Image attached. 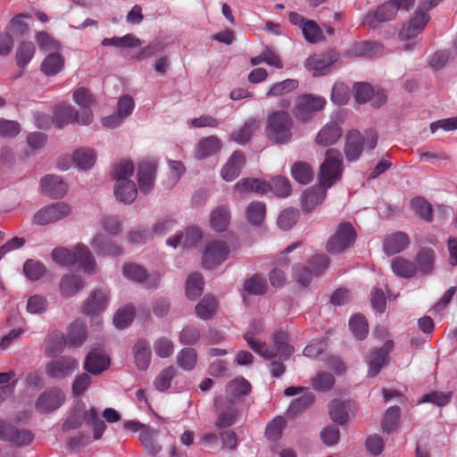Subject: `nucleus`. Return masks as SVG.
Wrapping results in <instances>:
<instances>
[{
    "instance_id": "nucleus-38",
    "label": "nucleus",
    "mask_w": 457,
    "mask_h": 457,
    "mask_svg": "<svg viewBox=\"0 0 457 457\" xmlns=\"http://www.w3.org/2000/svg\"><path fill=\"white\" fill-rule=\"evenodd\" d=\"M65 60L58 52L50 53L41 63V71L46 76H54L61 72L64 67Z\"/></svg>"
},
{
    "instance_id": "nucleus-19",
    "label": "nucleus",
    "mask_w": 457,
    "mask_h": 457,
    "mask_svg": "<svg viewBox=\"0 0 457 457\" xmlns=\"http://www.w3.org/2000/svg\"><path fill=\"white\" fill-rule=\"evenodd\" d=\"M67 182L57 174H46L40 179V191L50 198H62L68 192Z\"/></svg>"
},
{
    "instance_id": "nucleus-44",
    "label": "nucleus",
    "mask_w": 457,
    "mask_h": 457,
    "mask_svg": "<svg viewBox=\"0 0 457 457\" xmlns=\"http://www.w3.org/2000/svg\"><path fill=\"white\" fill-rule=\"evenodd\" d=\"M259 127L260 120L256 118L249 119L239 130L233 132L231 137L238 144H245Z\"/></svg>"
},
{
    "instance_id": "nucleus-12",
    "label": "nucleus",
    "mask_w": 457,
    "mask_h": 457,
    "mask_svg": "<svg viewBox=\"0 0 457 457\" xmlns=\"http://www.w3.org/2000/svg\"><path fill=\"white\" fill-rule=\"evenodd\" d=\"M71 212V208L66 203H55L42 207L33 215V223L44 226L54 223L68 217Z\"/></svg>"
},
{
    "instance_id": "nucleus-52",
    "label": "nucleus",
    "mask_w": 457,
    "mask_h": 457,
    "mask_svg": "<svg viewBox=\"0 0 457 457\" xmlns=\"http://www.w3.org/2000/svg\"><path fill=\"white\" fill-rule=\"evenodd\" d=\"M197 362V353L193 348H183L177 354V364L184 370H192Z\"/></svg>"
},
{
    "instance_id": "nucleus-13",
    "label": "nucleus",
    "mask_w": 457,
    "mask_h": 457,
    "mask_svg": "<svg viewBox=\"0 0 457 457\" xmlns=\"http://www.w3.org/2000/svg\"><path fill=\"white\" fill-rule=\"evenodd\" d=\"M110 291L106 288L92 290L84 301L81 311L89 317H98L104 312L109 303Z\"/></svg>"
},
{
    "instance_id": "nucleus-54",
    "label": "nucleus",
    "mask_w": 457,
    "mask_h": 457,
    "mask_svg": "<svg viewBox=\"0 0 457 457\" xmlns=\"http://www.w3.org/2000/svg\"><path fill=\"white\" fill-rule=\"evenodd\" d=\"M267 290V283L260 275H253L244 284V292L249 295H262Z\"/></svg>"
},
{
    "instance_id": "nucleus-4",
    "label": "nucleus",
    "mask_w": 457,
    "mask_h": 457,
    "mask_svg": "<svg viewBox=\"0 0 457 457\" xmlns=\"http://www.w3.org/2000/svg\"><path fill=\"white\" fill-rule=\"evenodd\" d=\"M294 353V347L287 343V335L283 331H278L272 337L271 346L270 348V359L262 358L271 363V374L275 378H279L285 372V366L282 361L288 359Z\"/></svg>"
},
{
    "instance_id": "nucleus-49",
    "label": "nucleus",
    "mask_w": 457,
    "mask_h": 457,
    "mask_svg": "<svg viewBox=\"0 0 457 457\" xmlns=\"http://www.w3.org/2000/svg\"><path fill=\"white\" fill-rule=\"evenodd\" d=\"M204 290V279L200 273L191 274L186 281V294L189 299L198 298Z\"/></svg>"
},
{
    "instance_id": "nucleus-2",
    "label": "nucleus",
    "mask_w": 457,
    "mask_h": 457,
    "mask_svg": "<svg viewBox=\"0 0 457 457\" xmlns=\"http://www.w3.org/2000/svg\"><path fill=\"white\" fill-rule=\"evenodd\" d=\"M293 120L286 111H273L267 116L265 133L277 144H287L292 138Z\"/></svg>"
},
{
    "instance_id": "nucleus-30",
    "label": "nucleus",
    "mask_w": 457,
    "mask_h": 457,
    "mask_svg": "<svg viewBox=\"0 0 457 457\" xmlns=\"http://www.w3.org/2000/svg\"><path fill=\"white\" fill-rule=\"evenodd\" d=\"M396 14L395 6L391 1L381 4L375 12H368L363 20L364 24L370 27H377L378 23L392 20Z\"/></svg>"
},
{
    "instance_id": "nucleus-57",
    "label": "nucleus",
    "mask_w": 457,
    "mask_h": 457,
    "mask_svg": "<svg viewBox=\"0 0 457 457\" xmlns=\"http://www.w3.org/2000/svg\"><path fill=\"white\" fill-rule=\"evenodd\" d=\"M349 328L356 339L362 340L368 334V324L362 315L356 314L351 317Z\"/></svg>"
},
{
    "instance_id": "nucleus-55",
    "label": "nucleus",
    "mask_w": 457,
    "mask_h": 457,
    "mask_svg": "<svg viewBox=\"0 0 457 457\" xmlns=\"http://www.w3.org/2000/svg\"><path fill=\"white\" fill-rule=\"evenodd\" d=\"M298 80L293 79H287L283 81L277 82L270 88L267 92V96H281L283 95L288 94L298 87Z\"/></svg>"
},
{
    "instance_id": "nucleus-16",
    "label": "nucleus",
    "mask_w": 457,
    "mask_h": 457,
    "mask_svg": "<svg viewBox=\"0 0 457 457\" xmlns=\"http://www.w3.org/2000/svg\"><path fill=\"white\" fill-rule=\"evenodd\" d=\"M65 400L64 394L59 388L53 387L39 395L35 409L39 413H50L60 408Z\"/></svg>"
},
{
    "instance_id": "nucleus-17",
    "label": "nucleus",
    "mask_w": 457,
    "mask_h": 457,
    "mask_svg": "<svg viewBox=\"0 0 457 457\" xmlns=\"http://www.w3.org/2000/svg\"><path fill=\"white\" fill-rule=\"evenodd\" d=\"M338 56L339 54L333 50L326 54H313L305 60L304 66L313 76H322L329 71V67L337 61Z\"/></svg>"
},
{
    "instance_id": "nucleus-31",
    "label": "nucleus",
    "mask_w": 457,
    "mask_h": 457,
    "mask_svg": "<svg viewBox=\"0 0 457 457\" xmlns=\"http://www.w3.org/2000/svg\"><path fill=\"white\" fill-rule=\"evenodd\" d=\"M231 212L228 205L221 204L215 207L210 213V227L216 232H224L230 224Z\"/></svg>"
},
{
    "instance_id": "nucleus-50",
    "label": "nucleus",
    "mask_w": 457,
    "mask_h": 457,
    "mask_svg": "<svg viewBox=\"0 0 457 457\" xmlns=\"http://www.w3.org/2000/svg\"><path fill=\"white\" fill-rule=\"evenodd\" d=\"M315 400V396L312 392H311L308 388L301 395L300 397L294 400L288 410L287 413L289 415H295L307 408H309Z\"/></svg>"
},
{
    "instance_id": "nucleus-64",
    "label": "nucleus",
    "mask_w": 457,
    "mask_h": 457,
    "mask_svg": "<svg viewBox=\"0 0 457 457\" xmlns=\"http://www.w3.org/2000/svg\"><path fill=\"white\" fill-rule=\"evenodd\" d=\"M412 210L427 221L431 220L432 207L430 204L423 197H414L411 201Z\"/></svg>"
},
{
    "instance_id": "nucleus-35",
    "label": "nucleus",
    "mask_w": 457,
    "mask_h": 457,
    "mask_svg": "<svg viewBox=\"0 0 457 457\" xmlns=\"http://www.w3.org/2000/svg\"><path fill=\"white\" fill-rule=\"evenodd\" d=\"M221 148V141L216 136H209L201 139L195 148L197 159H204L217 154Z\"/></svg>"
},
{
    "instance_id": "nucleus-47",
    "label": "nucleus",
    "mask_w": 457,
    "mask_h": 457,
    "mask_svg": "<svg viewBox=\"0 0 457 457\" xmlns=\"http://www.w3.org/2000/svg\"><path fill=\"white\" fill-rule=\"evenodd\" d=\"M75 120V110L71 105L61 104L54 111L53 122L59 129Z\"/></svg>"
},
{
    "instance_id": "nucleus-53",
    "label": "nucleus",
    "mask_w": 457,
    "mask_h": 457,
    "mask_svg": "<svg viewBox=\"0 0 457 457\" xmlns=\"http://www.w3.org/2000/svg\"><path fill=\"white\" fill-rule=\"evenodd\" d=\"M335 384V378L327 371H320L311 380V385L318 392H328Z\"/></svg>"
},
{
    "instance_id": "nucleus-63",
    "label": "nucleus",
    "mask_w": 457,
    "mask_h": 457,
    "mask_svg": "<svg viewBox=\"0 0 457 457\" xmlns=\"http://www.w3.org/2000/svg\"><path fill=\"white\" fill-rule=\"evenodd\" d=\"M297 219V210L294 208H287L279 213L277 221L278 226L283 230H289L295 226Z\"/></svg>"
},
{
    "instance_id": "nucleus-48",
    "label": "nucleus",
    "mask_w": 457,
    "mask_h": 457,
    "mask_svg": "<svg viewBox=\"0 0 457 457\" xmlns=\"http://www.w3.org/2000/svg\"><path fill=\"white\" fill-rule=\"evenodd\" d=\"M157 430H153L149 428L144 431H141L139 434V438L142 442V445L149 454L155 455L162 449L160 445L157 443Z\"/></svg>"
},
{
    "instance_id": "nucleus-3",
    "label": "nucleus",
    "mask_w": 457,
    "mask_h": 457,
    "mask_svg": "<svg viewBox=\"0 0 457 457\" xmlns=\"http://www.w3.org/2000/svg\"><path fill=\"white\" fill-rule=\"evenodd\" d=\"M341 179V173H318V187L307 188L302 195V207L305 212H311L321 204L326 197V192Z\"/></svg>"
},
{
    "instance_id": "nucleus-20",
    "label": "nucleus",
    "mask_w": 457,
    "mask_h": 457,
    "mask_svg": "<svg viewBox=\"0 0 457 457\" xmlns=\"http://www.w3.org/2000/svg\"><path fill=\"white\" fill-rule=\"evenodd\" d=\"M353 90L354 99L359 104L372 101L373 106L379 107L386 100V94L384 90H378L375 93L372 87L366 82L355 83Z\"/></svg>"
},
{
    "instance_id": "nucleus-7",
    "label": "nucleus",
    "mask_w": 457,
    "mask_h": 457,
    "mask_svg": "<svg viewBox=\"0 0 457 457\" xmlns=\"http://www.w3.org/2000/svg\"><path fill=\"white\" fill-rule=\"evenodd\" d=\"M230 249L223 240H212L206 243L202 254L204 268L213 270L220 266L229 256Z\"/></svg>"
},
{
    "instance_id": "nucleus-62",
    "label": "nucleus",
    "mask_w": 457,
    "mask_h": 457,
    "mask_svg": "<svg viewBox=\"0 0 457 457\" xmlns=\"http://www.w3.org/2000/svg\"><path fill=\"white\" fill-rule=\"evenodd\" d=\"M153 347L155 354L162 359L169 358L174 352L173 342L166 337L157 338Z\"/></svg>"
},
{
    "instance_id": "nucleus-11",
    "label": "nucleus",
    "mask_w": 457,
    "mask_h": 457,
    "mask_svg": "<svg viewBox=\"0 0 457 457\" xmlns=\"http://www.w3.org/2000/svg\"><path fill=\"white\" fill-rule=\"evenodd\" d=\"M135 173H115L113 193L115 198L125 204L133 203L137 195V188L132 177Z\"/></svg>"
},
{
    "instance_id": "nucleus-45",
    "label": "nucleus",
    "mask_w": 457,
    "mask_h": 457,
    "mask_svg": "<svg viewBox=\"0 0 457 457\" xmlns=\"http://www.w3.org/2000/svg\"><path fill=\"white\" fill-rule=\"evenodd\" d=\"M218 303L215 297L205 295L195 306V313L201 320H209L216 312Z\"/></svg>"
},
{
    "instance_id": "nucleus-14",
    "label": "nucleus",
    "mask_w": 457,
    "mask_h": 457,
    "mask_svg": "<svg viewBox=\"0 0 457 457\" xmlns=\"http://www.w3.org/2000/svg\"><path fill=\"white\" fill-rule=\"evenodd\" d=\"M312 270L301 265L294 267V277L295 280L303 285L308 286L312 278L320 275L328 266V259L324 254L315 256L312 262Z\"/></svg>"
},
{
    "instance_id": "nucleus-29",
    "label": "nucleus",
    "mask_w": 457,
    "mask_h": 457,
    "mask_svg": "<svg viewBox=\"0 0 457 457\" xmlns=\"http://www.w3.org/2000/svg\"><path fill=\"white\" fill-rule=\"evenodd\" d=\"M251 390L250 383L244 378H237L232 380L226 387L224 400L230 403H239L241 397L249 394Z\"/></svg>"
},
{
    "instance_id": "nucleus-5",
    "label": "nucleus",
    "mask_w": 457,
    "mask_h": 457,
    "mask_svg": "<svg viewBox=\"0 0 457 457\" xmlns=\"http://www.w3.org/2000/svg\"><path fill=\"white\" fill-rule=\"evenodd\" d=\"M87 339V327L79 320L72 321L69 327L67 334V344L72 346L82 345ZM66 341L62 335H55L51 339L46 352L50 355H54L62 351Z\"/></svg>"
},
{
    "instance_id": "nucleus-61",
    "label": "nucleus",
    "mask_w": 457,
    "mask_h": 457,
    "mask_svg": "<svg viewBox=\"0 0 457 457\" xmlns=\"http://www.w3.org/2000/svg\"><path fill=\"white\" fill-rule=\"evenodd\" d=\"M28 146L30 148V153L25 152L26 157L34 155L35 152L41 150L45 147L47 142V137L41 132H31L26 137Z\"/></svg>"
},
{
    "instance_id": "nucleus-22",
    "label": "nucleus",
    "mask_w": 457,
    "mask_h": 457,
    "mask_svg": "<svg viewBox=\"0 0 457 457\" xmlns=\"http://www.w3.org/2000/svg\"><path fill=\"white\" fill-rule=\"evenodd\" d=\"M90 245L98 256L120 257L124 253L120 245L101 233L92 237Z\"/></svg>"
},
{
    "instance_id": "nucleus-51",
    "label": "nucleus",
    "mask_w": 457,
    "mask_h": 457,
    "mask_svg": "<svg viewBox=\"0 0 457 457\" xmlns=\"http://www.w3.org/2000/svg\"><path fill=\"white\" fill-rule=\"evenodd\" d=\"M135 308L128 304L119 309L113 316V324L119 329L127 328L133 320Z\"/></svg>"
},
{
    "instance_id": "nucleus-36",
    "label": "nucleus",
    "mask_w": 457,
    "mask_h": 457,
    "mask_svg": "<svg viewBox=\"0 0 457 457\" xmlns=\"http://www.w3.org/2000/svg\"><path fill=\"white\" fill-rule=\"evenodd\" d=\"M409 245V238L403 232H395L384 239L383 250L386 254L393 255L403 251Z\"/></svg>"
},
{
    "instance_id": "nucleus-24",
    "label": "nucleus",
    "mask_w": 457,
    "mask_h": 457,
    "mask_svg": "<svg viewBox=\"0 0 457 457\" xmlns=\"http://www.w3.org/2000/svg\"><path fill=\"white\" fill-rule=\"evenodd\" d=\"M365 137L358 130H351L345 136L344 154L348 162L359 160L364 149Z\"/></svg>"
},
{
    "instance_id": "nucleus-60",
    "label": "nucleus",
    "mask_w": 457,
    "mask_h": 457,
    "mask_svg": "<svg viewBox=\"0 0 457 457\" xmlns=\"http://www.w3.org/2000/svg\"><path fill=\"white\" fill-rule=\"evenodd\" d=\"M329 415L333 421L337 424H344L348 420L346 405L339 400H333L329 404Z\"/></svg>"
},
{
    "instance_id": "nucleus-15",
    "label": "nucleus",
    "mask_w": 457,
    "mask_h": 457,
    "mask_svg": "<svg viewBox=\"0 0 457 457\" xmlns=\"http://www.w3.org/2000/svg\"><path fill=\"white\" fill-rule=\"evenodd\" d=\"M263 331V324L261 320H253L248 330L244 334V339L247 345L261 358L270 359V348L264 342H262L258 336Z\"/></svg>"
},
{
    "instance_id": "nucleus-9",
    "label": "nucleus",
    "mask_w": 457,
    "mask_h": 457,
    "mask_svg": "<svg viewBox=\"0 0 457 457\" xmlns=\"http://www.w3.org/2000/svg\"><path fill=\"white\" fill-rule=\"evenodd\" d=\"M355 238L356 233L353 225L349 222H342L328 239L327 249L330 253H340L351 246Z\"/></svg>"
},
{
    "instance_id": "nucleus-32",
    "label": "nucleus",
    "mask_w": 457,
    "mask_h": 457,
    "mask_svg": "<svg viewBox=\"0 0 457 457\" xmlns=\"http://www.w3.org/2000/svg\"><path fill=\"white\" fill-rule=\"evenodd\" d=\"M342 129L337 122L330 121L318 132L315 142L319 145L328 146L336 144L342 137Z\"/></svg>"
},
{
    "instance_id": "nucleus-10",
    "label": "nucleus",
    "mask_w": 457,
    "mask_h": 457,
    "mask_svg": "<svg viewBox=\"0 0 457 457\" xmlns=\"http://www.w3.org/2000/svg\"><path fill=\"white\" fill-rule=\"evenodd\" d=\"M97 160V153L90 147H80L76 149L71 156L66 155L61 158L59 167L62 170L71 168L70 162H72L75 167L79 170H91Z\"/></svg>"
},
{
    "instance_id": "nucleus-58",
    "label": "nucleus",
    "mask_w": 457,
    "mask_h": 457,
    "mask_svg": "<svg viewBox=\"0 0 457 457\" xmlns=\"http://www.w3.org/2000/svg\"><path fill=\"white\" fill-rule=\"evenodd\" d=\"M400 416V408L392 406L386 411L381 426L386 433H392L396 429Z\"/></svg>"
},
{
    "instance_id": "nucleus-33",
    "label": "nucleus",
    "mask_w": 457,
    "mask_h": 457,
    "mask_svg": "<svg viewBox=\"0 0 457 457\" xmlns=\"http://www.w3.org/2000/svg\"><path fill=\"white\" fill-rule=\"evenodd\" d=\"M134 362L139 370H146L150 365L152 353L145 339H138L132 346Z\"/></svg>"
},
{
    "instance_id": "nucleus-6",
    "label": "nucleus",
    "mask_w": 457,
    "mask_h": 457,
    "mask_svg": "<svg viewBox=\"0 0 457 457\" xmlns=\"http://www.w3.org/2000/svg\"><path fill=\"white\" fill-rule=\"evenodd\" d=\"M327 101L324 97L305 94L296 97L293 114L295 118L302 123L308 122L313 115L323 110Z\"/></svg>"
},
{
    "instance_id": "nucleus-23",
    "label": "nucleus",
    "mask_w": 457,
    "mask_h": 457,
    "mask_svg": "<svg viewBox=\"0 0 457 457\" xmlns=\"http://www.w3.org/2000/svg\"><path fill=\"white\" fill-rule=\"evenodd\" d=\"M215 405L218 410L216 428H222L233 425L237 415V404L230 403L224 400L222 396H219L215 400Z\"/></svg>"
},
{
    "instance_id": "nucleus-43",
    "label": "nucleus",
    "mask_w": 457,
    "mask_h": 457,
    "mask_svg": "<svg viewBox=\"0 0 457 457\" xmlns=\"http://www.w3.org/2000/svg\"><path fill=\"white\" fill-rule=\"evenodd\" d=\"M436 259L435 251L431 248H422L416 257L417 266L420 271L425 275H431L434 271Z\"/></svg>"
},
{
    "instance_id": "nucleus-1",
    "label": "nucleus",
    "mask_w": 457,
    "mask_h": 457,
    "mask_svg": "<svg viewBox=\"0 0 457 457\" xmlns=\"http://www.w3.org/2000/svg\"><path fill=\"white\" fill-rule=\"evenodd\" d=\"M51 256L60 265L68 267L79 262L86 273L92 274L96 271V259L88 246L84 244L76 245L72 250L57 247L53 250Z\"/></svg>"
},
{
    "instance_id": "nucleus-21",
    "label": "nucleus",
    "mask_w": 457,
    "mask_h": 457,
    "mask_svg": "<svg viewBox=\"0 0 457 457\" xmlns=\"http://www.w3.org/2000/svg\"><path fill=\"white\" fill-rule=\"evenodd\" d=\"M201 239L202 231L196 227H190L184 231L170 237L166 244L173 248L182 247L184 249H189L196 247Z\"/></svg>"
},
{
    "instance_id": "nucleus-41",
    "label": "nucleus",
    "mask_w": 457,
    "mask_h": 457,
    "mask_svg": "<svg viewBox=\"0 0 457 457\" xmlns=\"http://www.w3.org/2000/svg\"><path fill=\"white\" fill-rule=\"evenodd\" d=\"M36 52L35 45L30 41H21L15 51V61L19 68H25L33 59Z\"/></svg>"
},
{
    "instance_id": "nucleus-8",
    "label": "nucleus",
    "mask_w": 457,
    "mask_h": 457,
    "mask_svg": "<svg viewBox=\"0 0 457 457\" xmlns=\"http://www.w3.org/2000/svg\"><path fill=\"white\" fill-rule=\"evenodd\" d=\"M123 278L133 283L139 284L145 288H153L159 285L161 275L157 271L147 273L140 265L136 263H125L121 267Z\"/></svg>"
},
{
    "instance_id": "nucleus-37",
    "label": "nucleus",
    "mask_w": 457,
    "mask_h": 457,
    "mask_svg": "<svg viewBox=\"0 0 457 457\" xmlns=\"http://www.w3.org/2000/svg\"><path fill=\"white\" fill-rule=\"evenodd\" d=\"M266 195L271 194L274 196L286 198L291 194V186L288 180L283 176H276L266 181Z\"/></svg>"
},
{
    "instance_id": "nucleus-25",
    "label": "nucleus",
    "mask_w": 457,
    "mask_h": 457,
    "mask_svg": "<svg viewBox=\"0 0 457 457\" xmlns=\"http://www.w3.org/2000/svg\"><path fill=\"white\" fill-rule=\"evenodd\" d=\"M78 368V361L70 357L53 360L46 365V373L54 378L61 379L72 374Z\"/></svg>"
},
{
    "instance_id": "nucleus-42",
    "label": "nucleus",
    "mask_w": 457,
    "mask_h": 457,
    "mask_svg": "<svg viewBox=\"0 0 457 457\" xmlns=\"http://www.w3.org/2000/svg\"><path fill=\"white\" fill-rule=\"evenodd\" d=\"M343 169L344 160L341 153L333 148L327 150L320 171H342Z\"/></svg>"
},
{
    "instance_id": "nucleus-59",
    "label": "nucleus",
    "mask_w": 457,
    "mask_h": 457,
    "mask_svg": "<svg viewBox=\"0 0 457 457\" xmlns=\"http://www.w3.org/2000/svg\"><path fill=\"white\" fill-rule=\"evenodd\" d=\"M46 269L43 263L36 260H27L23 266L25 276L30 280H37L46 273Z\"/></svg>"
},
{
    "instance_id": "nucleus-27",
    "label": "nucleus",
    "mask_w": 457,
    "mask_h": 457,
    "mask_svg": "<svg viewBox=\"0 0 457 457\" xmlns=\"http://www.w3.org/2000/svg\"><path fill=\"white\" fill-rule=\"evenodd\" d=\"M394 348V342L387 340L383 346L370 353L368 368V376L373 378L377 376L383 366L387 362V357Z\"/></svg>"
},
{
    "instance_id": "nucleus-28",
    "label": "nucleus",
    "mask_w": 457,
    "mask_h": 457,
    "mask_svg": "<svg viewBox=\"0 0 457 457\" xmlns=\"http://www.w3.org/2000/svg\"><path fill=\"white\" fill-rule=\"evenodd\" d=\"M110 358L103 350L91 351L85 361L84 368L93 375H98L108 369Z\"/></svg>"
},
{
    "instance_id": "nucleus-39",
    "label": "nucleus",
    "mask_w": 457,
    "mask_h": 457,
    "mask_svg": "<svg viewBox=\"0 0 457 457\" xmlns=\"http://www.w3.org/2000/svg\"><path fill=\"white\" fill-rule=\"evenodd\" d=\"M266 204L260 201L251 202L245 212L246 221L252 226H261L265 219Z\"/></svg>"
},
{
    "instance_id": "nucleus-34",
    "label": "nucleus",
    "mask_w": 457,
    "mask_h": 457,
    "mask_svg": "<svg viewBox=\"0 0 457 457\" xmlns=\"http://www.w3.org/2000/svg\"><path fill=\"white\" fill-rule=\"evenodd\" d=\"M85 287L80 275L69 273L64 275L59 284L60 293L63 297H72Z\"/></svg>"
},
{
    "instance_id": "nucleus-56",
    "label": "nucleus",
    "mask_w": 457,
    "mask_h": 457,
    "mask_svg": "<svg viewBox=\"0 0 457 457\" xmlns=\"http://www.w3.org/2000/svg\"><path fill=\"white\" fill-rule=\"evenodd\" d=\"M302 32L304 38L312 44L320 42L324 39L321 29L314 21H307L304 22Z\"/></svg>"
},
{
    "instance_id": "nucleus-46",
    "label": "nucleus",
    "mask_w": 457,
    "mask_h": 457,
    "mask_svg": "<svg viewBox=\"0 0 457 457\" xmlns=\"http://www.w3.org/2000/svg\"><path fill=\"white\" fill-rule=\"evenodd\" d=\"M391 268L395 275L406 278L413 277L417 272V267L413 262L401 257L392 260Z\"/></svg>"
},
{
    "instance_id": "nucleus-26",
    "label": "nucleus",
    "mask_w": 457,
    "mask_h": 457,
    "mask_svg": "<svg viewBox=\"0 0 457 457\" xmlns=\"http://www.w3.org/2000/svg\"><path fill=\"white\" fill-rule=\"evenodd\" d=\"M429 20V15L424 12H416V14L399 31L402 40H409L417 37L425 28Z\"/></svg>"
},
{
    "instance_id": "nucleus-40",
    "label": "nucleus",
    "mask_w": 457,
    "mask_h": 457,
    "mask_svg": "<svg viewBox=\"0 0 457 457\" xmlns=\"http://www.w3.org/2000/svg\"><path fill=\"white\" fill-rule=\"evenodd\" d=\"M235 190L240 194L255 193L266 195V181L261 179L246 178L239 180L234 187Z\"/></svg>"
},
{
    "instance_id": "nucleus-18",
    "label": "nucleus",
    "mask_w": 457,
    "mask_h": 457,
    "mask_svg": "<svg viewBox=\"0 0 457 457\" xmlns=\"http://www.w3.org/2000/svg\"><path fill=\"white\" fill-rule=\"evenodd\" d=\"M33 438L34 436L29 430L19 428L0 420V440L16 446H25L29 445Z\"/></svg>"
}]
</instances>
